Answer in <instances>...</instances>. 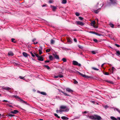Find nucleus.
<instances>
[{
  "mask_svg": "<svg viewBox=\"0 0 120 120\" xmlns=\"http://www.w3.org/2000/svg\"><path fill=\"white\" fill-rule=\"evenodd\" d=\"M61 118L62 119L64 120H68V119L67 117L65 116H62Z\"/></svg>",
  "mask_w": 120,
  "mask_h": 120,
  "instance_id": "nucleus-17",
  "label": "nucleus"
},
{
  "mask_svg": "<svg viewBox=\"0 0 120 120\" xmlns=\"http://www.w3.org/2000/svg\"><path fill=\"white\" fill-rule=\"evenodd\" d=\"M93 41H95V42H97V41H98L97 40V39H93Z\"/></svg>",
  "mask_w": 120,
  "mask_h": 120,
  "instance_id": "nucleus-46",
  "label": "nucleus"
},
{
  "mask_svg": "<svg viewBox=\"0 0 120 120\" xmlns=\"http://www.w3.org/2000/svg\"><path fill=\"white\" fill-rule=\"evenodd\" d=\"M91 52L92 53L94 54H96V53L94 51H92Z\"/></svg>",
  "mask_w": 120,
  "mask_h": 120,
  "instance_id": "nucleus-43",
  "label": "nucleus"
},
{
  "mask_svg": "<svg viewBox=\"0 0 120 120\" xmlns=\"http://www.w3.org/2000/svg\"><path fill=\"white\" fill-rule=\"evenodd\" d=\"M75 15L76 16H78L79 15V14L78 13L76 12L75 13Z\"/></svg>",
  "mask_w": 120,
  "mask_h": 120,
  "instance_id": "nucleus-33",
  "label": "nucleus"
},
{
  "mask_svg": "<svg viewBox=\"0 0 120 120\" xmlns=\"http://www.w3.org/2000/svg\"><path fill=\"white\" fill-rule=\"evenodd\" d=\"M53 1H52L50 0L49 1V2L50 3H52L53 2Z\"/></svg>",
  "mask_w": 120,
  "mask_h": 120,
  "instance_id": "nucleus-55",
  "label": "nucleus"
},
{
  "mask_svg": "<svg viewBox=\"0 0 120 120\" xmlns=\"http://www.w3.org/2000/svg\"><path fill=\"white\" fill-rule=\"evenodd\" d=\"M79 19L81 20H82L83 19V18L81 17H79Z\"/></svg>",
  "mask_w": 120,
  "mask_h": 120,
  "instance_id": "nucleus-40",
  "label": "nucleus"
},
{
  "mask_svg": "<svg viewBox=\"0 0 120 120\" xmlns=\"http://www.w3.org/2000/svg\"><path fill=\"white\" fill-rule=\"evenodd\" d=\"M76 24L78 25H79L81 26H83L84 24V23L80 21H77L76 22Z\"/></svg>",
  "mask_w": 120,
  "mask_h": 120,
  "instance_id": "nucleus-3",
  "label": "nucleus"
},
{
  "mask_svg": "<svg viewBox=\"0 0 120 120\" xmlns=\"http://www.w3.org/2000/svg\"><path fill=\"white\" fill-rule=\"evenodd\" d=\"M116 53L118 54V55H120V52L119 51H117L116 52Z\"/></svg>",
  "mask_w": 120,
  "mask_h": 120,
  "instance_id": "nucleus-34",
  "label": "nucleus"
},
{
  "mask_svg": "<svg viewBox=\"0 0 120 120\" xmlns=\"http://www.w3.org/2000/svg\"><path fill=\"white\" fill-rule=\"evenodd\" d=\"M8 55L9 56H13L14 55L13 53L11 52H10L8 53Z\"/></svg>",
  "mask_w": 120,
  "mask_h": 120,
  "instance_id": "nucleus-15",
  "label": "nucleus"
},
{
  "mask_svg": "<svg viewBox=\"0 0 120 120\" xmlns=\"http://www.w3.org/2000/svg\"><path fill=\"white\" fill-rule=\"evenodd\" d=\"M19 111L17 110H15L13 111H11L10 112V113L13 114H16Z\"/></svg>",
  "mask_w": 120,
  "mask_h": 120,
  "instance_id": "nucleus-8",
  "label": "nucleus"
},
{
  "mask_svg": "<svg viewBox=\"0 0 120 120\" xmlns=\"http://www.w3.org/2000/svg\"><path fill=\"white\" fill-rule=\"evenodd\" d=\"M54 77L55 78H57L59 77L58 75L57 76H54Z\"/></svg>",
  "mask_w": 120,
  "mask_h": 120,
  "instance_id": "nucleus-49",
  "label": "nucleus"
},
{
  "mask_svg": "<svg viewBox=\"0 0 120 120\" xmlns=\"http://www.w3.org/2000/svg\"><path fill=\"white\" fill-rule=\"evenodd\" d=\"M38 51L39 52V54L40 55H41L42 53V51H41V50L40 49H39Z\"/></svg>",
  "mask_w": 120,
  "mask_h": 120,
  "instance_id": "nucleus-31",
  "label": "nucleus"
},
{
  "mask_svg": "<svg viewBox=\"0 0 120 120\" xmlns=\"http://www.w3.org/2000/svg\"><path fill=\"white\" fill-rule=\"evenodd\" d=\"M45 6H46L45 5H42V7H43Z\"/></svg>",
  "mask_w": 120,
  "mask_h": 120,
  "instance_id": "nucleus-60",
  "label": "nucleus"
},
{
  "mask_svg": "<svg viewBox=\"0 0 120 120\" xmlns=\"http://www.w3.org/2000/svg\"><path fill=\"white\" fill-rule=\"evenodd\" d=\"M36 38H34L32 40V41L34 42V41H35L36 40Z\"/></svg>",
  "mask_w": 120,
  "mask_h": 120,
  "instance_id": "nucleus-54",
  "label": "nucleus"
},
{
  "mask_svg": "<svg viewBox=\"0 0 120 120\" xmlns=\"http://www.w3.org/2000/svg\"><path fill=\"white\" fill-rule=\"evenodd\" d=\"M115 45L117 47H120V45H118L117 44H115Z\"/></svg>",
  "mask_w": 120,
  "mask_h": 120,
  "instance_id": "nucleus-47",
  "label": "nucleus"
},
{
  "mask_svg": "<svg viewBox=\"0 0 120 120\" xmlns=\"http://www.w3.org/2000/svg\"><path fill=\"white\" fill-rule=\"evenodd\" d=\"M87 112H86V111H85L84 112H82V113H87Z\"/></svg>",
  "mask_w": 120,
  "mask_h": 120,
  "instance_id": "nucleus-56",
  "label": "nucleus"
},
{
  "mask_svg": "<svg viewBox=\"0 0 120 120\" xmlns=\"http://www.w3.org/2000/svg\"><path fill=\"white\" fill-rule=\"evenodd\" d=\"M105 74L106 75H109V73L108 72H106L105 73Z\"/></svg>",
  "mask_w": 120,
  "mask_h": 120,
  "instance_id": "nucleus-52",
  "label": "nucleus"
},
{
  "mask_svg": "<svg viewBox=\"0 0 120 120\" xmlns=\"http://www.w3.org/2000/svg\"><path fill=\"white\" fill-rule=\"evenodd\" d=\"M92 26L94 28H97V27H96L94 25L93 26Z\"/></svg>",
  "mask_w": 120,
  "mask_h": 120,
  "instance_id": "nucleus-58",
  "label": "nucleus"
},
{
  "mask_svg": "<svg viewBox=\"0 0 120 120\" xmlns=\"http://www.w3.org/2000/svg\"><path fill=\"white\" fill-rule=\"evenodd\" d=\"M30 53L31 54V55L33 57H34L35 56V55L32 53L31 52H30Z\"/></svg>",
  "mask_w": 120,
  "mask_h": 120,
  "instance_id": "nucleus-38",
  "label": "nucleus"
},
{
  "mask_svg": "<svg viewBox=\"0 0 120 120\" xmlns=\"http://www.w3.org/2000/svg\"><path fill=\"white\" fill-rule=\"evenodd\" d=\"M61 92L65 96H69V95L67 94L66 93H65L62 91H61Z\"/></svg>",
  "mask_w": 120,
  "mask_h": 120,
  "instance_id": "nucleus-27",
  "label": "nucleus"
},
{
  "mask_svg": "<svg viewBox=\"0 0 120 120\" xmlns=\"http://www.w3.org/2000/svg\"><path fill=\"white\" fill-rule=\"evenodd\" d=\"M49 58L50 60H52L54 59V58L52 55H49Z\"/></svg>",
  "mask_w": 120,
  "mask_h": 120,
  "instance_id": "nucleus-16",
  "label": "nucleus"
},
{
  "mask_svg": "<svg viewBox=\"0 0 120 120\" xmlns=\"http://www.w3.org/2000/svg\"><path fill=\"white\" fill-rule=\"evenodd\" d=\"M15 97L16 98H19V101H22V103H25V104H26V102L25 101L22 100V99L21 98H19L17 96H15Z\"/></svg>",
  "mask_w": 120,
  "mask_h": 120,
  "instance_id": "nucleus-7",
  "label": "nucleus"
},
{
  "mask_svg": "<svg viewBox=\"0 0 120 120\" xmlns=\"http://www.w3.org/2000/svg\"><path fill=\"white\" fill-rule=\"evenodd\" d=\"M50 49H48L46 50V52H49L50 51Z\"/></svg>",
  "mask_w": 120,
  "mask_h": 120,
  "instance_id": "nucleus-41",
  "label": "nucleus"
},
{
  "mask_svg": "<svg viewBox=\"0 0 120 120\" xmlns=\"http://www.w3.org/2000/svg\"><path fill=\"white\" fill-rule=\"evenodd\" d=\"M45 67L48 69H49L50 68L49 66L48 65H45Z\"/></svg>",
  "mask_w": 120,
  "mask_h": 120,
  "instance_id": "nucleus-44",
  "label": "nucleus"
},
{
  "mask_svg": "<svg viewBox=\"0 0 120 120\" xmlns=\"http://www.w3.org/2000/svg\"><path fill=\"white\" fill-rule=\"evenodd\" d=\"M41 94H42L45 95H46V94L45 93L43 92H41Z\"/></svg>",
  "mask_w": 120,
  "mask_h": 120,
  "instance_id": "nucleus-30",
  "label": "nucleus"
},
{
  "mask_svg": "<svg viewBox=\"0 0 120 120\" xmlns=\"http://www.w3.org/2000/svg\"><path fill=\"white\" fill-rule=\"evenodd\" d=\"M104 63L103 64H102L101 65V67H103V65H104Z\"/></svg>",
  "mask_w": 120,
  "mask_h": 120,
  "instance_id": "nucleus-61",
  "label": "nucleus"
},
{
  "mask_svg": "<svg viewBox=\"0 0 120 120\" xmlns=\"http://www.w3.org/2000/svg\"><path fill=\"white\" fill-rule=\"evenodd\" d=\"M111 119L112 120H117V118H116L115 117L111 116L110 117Z\"/></svg>",
  "mask_w": 120,
  "mask_h": 120,
  "instance_id": "nucleus-12",
  "label": "nucleus"
},
{
  "mask_svg": "<svg viewBox=\"0 0 120 120\" xmlns=\"http://www.w3.org/2000/svg\"><path fill=\"white\" fill-rule=\"evenodd\" d=\"M49 62V60H46L45 61V62Z\"/></svg>",
  "mask_w": 120,
  "mask_h": 120,
  "instance_id": "nucleus-57",
  "label": "nucleus"
},
{
  "mask_svg": "<svg viewBox=\"0 0 120 120\" xmlns=\"http://www.w3.org/2000/svg\"><path fill=\"white\" fill-rule=\"evenodd\" d=\"M89 118L92 119L96 120V115L90 116Z\"/></svg>",
  "mask_w": 120,
  "mask_h": 120,
  "instance_id": "nucleus-10",
  "label": "nucleus"
},
{
  "mask_svg": "<svg viewBox=\"0 0 120 120\" xmlns=\"http://www.w3.org/2000/svg\"><path fill=\"white\" fill-rule=\"evenodd\" d=\"M117 120L118 119L119 120H120V117H117Z\"/></svg>",
  "mask_w": 120,
  "mask_h": 120,
  "instance_id": "nucleus-59",
  "label": "nucleus"
},
{
  "mask_svg": "<svg viewBox=\"0 0 120 120\" xmlns=\"http://www.w3.org/2000/svg\"><path fill=\"white\" fill-rule=\"evenodd\" d=\"M92 68L93 69L95 70H98V69L97 68H96L93 67V68Z\"/></svg>",
  "mask_w": 120,
  "mask_h": 120,
  "instance_id": "nucleus-36",
  "label": "nucleus"
},
{
  "mask_svg": "<svg viewBox=\"0 0 120 120\" xmlns=\"http://www.w3.org/2000/svg\"><path fill=\"white\" fill-rule=\"evenodd\" d=\"M67 41L68 42L70 43H71V41L70 40V39L69 38H68L67 39Z\"/></svg>",
  "mask_w": 120,
  "mask_h": 120,
  "instance_id": "nucleus-29",
  "label": "nucleus"
},
{
  "mask_svg": "<svg viewBox=\"0 0 120 120\" xmlns=\"http://www.w3.org/2000/svg\"><path fill=\"white\" fill-rule=\"evenodd\" d=\"M117 27H120V25H118L117 26Z\"/></svg>",
  "mask_w": 120,
  "mask_h": 120,
  "instance_id": "nucleus-64",
  "label": "nucleus"
},
{
  "mask_svg": "<svg viewBox=\"0 0 120 120\" xmlns=\"http://www.w3.org/2000/svg\"><path fill=\"white\" fill-rule=\"evenodd\" d=\"M55 42V41L53 40H51V44H53Z\"/></svg>",
  "mask_w": 120,
  "mask_h": 120,
  "instance_id": "nucleus-21",
  "label": "nucleus"
},
{
  "mask_svg": "<svg viewBox=\"0 0 120 120\" xmlns=\"http://www.w3.org/2000/svg\"><path fill=\"white\" fill-rule=\"evenodd\" d=\"M101 119V116L98 115H96V120H100Z\"/></svg>",
  "mask_w": 120,
  "mask_h": 120,
  "instance_id": "nucleus-6",
  "label": "nucleus"
},
{
  "mask_svg": "<svg viewBox=\"0 0 120 120\" xmlns=\"http://www.w3.org/2000/svg\"><path fill=\"white\" fill-rule=\"evenodd\" d=\"M58 76L60 78H63L64 77L63 75L62 74H59L58 75Z\"/></svg>",
  "mask_w": 120,
  "mask_h": 120,
  "instance_id": "nucleus-25",
  "label": "nucleus"
},
{
  "mask_svg": "<svg viewBox=\"0 0 120 120\" xmlns=\"http://www.w3.org/2000/svg\"><path fill=\"white\" fill-rule=\"evenodd\" d=\"M3 102H8L7 101L5 100H3Z\"/></svg>",
  "mask_w": 120,
  "mask_h": 120,
  "instance_id": "nucleus-51",
  "label": "nucleus"
},
{
  "mask_svg": "<svg viewBox=\"0 0 120 120\" xmlns=\"http://www.w3.org/2000/svg\"><path fill=\"white\" fill-rule=\"evenodd\" d=\"M78 82L76 80L74 81V83L75 84H77L78 83Z\"/></svg>",
  "mask_w": 120,
  "mask_h": 120,
  "instance_id": "nucleus-50",
  "label": "nucleus"
},
{
  "mask_svg": "<svg viewBox=\"0 0 120 120\" xmlns=\"http://www.w3.org/2000/svg\"><path fill=\"white\" fill-rule=\"evenodd\" d=\"M110 26H111L112 27V28H113L114 27V25L113 24H110Z\"/></svg>",
  "mask_w": 120,
  "mask_h": 120,
  "instance_id": "nucleus-37",
  "label": "nucleus"
},
{
  "mask_svg": "<svg viewBox=\"0 0 120 120\" xmlns=\"http://www.w3.org/2000/svg\"><path fill=\"white\" fill-rule=\"evenodd\" d=\"M66 91L69 92H73V91L69 88H67L66 89Z\"/></svg>",
  "mask_w": 120,
  "mask_h": 120,
  "instance_id": "nucleus-9",
  "label": "nucleus"
},
{
  "mask_svg": "<svg viewBox=\"0 0 120 120\" xmlns=\"http://www.w3.org/2000/svg\"><path fill=\"white\" fill-rule=\"evenodd\" d=\"M54 115L56 117H57L58 118H60V117L58 115L56 114V113H55L54 114Z\"/></svg>",
  "mask_w": 120,
  "mask_h": 120,
  "instance_id": "nucleus-28",
  "label": "nucleus"
},
{
  "mask_svg": "<svg viewBox=\"0 0 120 120\" xmlns=\"http://www.w3.org/2000/svg\"><path fill=\"white\" fill-rule=\"evenodd\" d=\"M7 116L9 117V116H11V117L14 116V115H13V114H8V115H7Z\"/></svg>",
  "mask_w": 120,
  "mask_h": 120,
  "instance_id": "nucleus-23",
  "label": "nucleus"
},
{
  "mask_svg": "<svg viewBox=\"0 0 120 120\" xmlns=\"http://www.w3.org/2000/svg\"><path fill=\"white\" fill-rule=\"evenodd\" d=\"M103 107L105 109H106L109 107V106L107 105L104 106H103Z\"/></svg>",
  "mask_w": 120,
  "mask_h": 120,
  "instance_id": "nucleus-35",
  "label": "nucleus"
},
{
  "mask_svg": "<svg viewBox=\"0 0 120 120\" xmlns=\"http://www.w3.org/2000/svg\"><path fill=\"white\" fill-rule=\"evenodd\" d=\"M89 32L90 33L95 34H96V35H98V36H100V34H98V33H97L96 32H95L94 31H91V32Z\"/></svg>",
  "mask_w": 120,
  "mask_h": 120,
  "instance_id": "nucleus-11",
  "label": "nucleus"
},
{
  "mask_svg": "<svg viewBox=\"0 0 120 120\" xmlns=\"http://www.w3.org/2000/svg\"><path fill=\"white\" fill-rule=\"evenodd\" d=\"M66 0H62V3L63 4H65L66 3Z\"/></svg>",
  "mask_w": 120,
  "mask_h": 120,
  "instance_id": "nucleus-20",
  "label": "nucleus"
},
{
  "mask_svg": "<svg viewBox=\"0 0 120 120\" xmlns=\"http://www.w3.org/2000/svg\"><path fill=\"white\" fill-rule=\"evenodd\" d=\"M35 56H36V57H37L38 58V57L39 56V55L38 54H35Z\"/></svg>",
  "mask_w": 120,
  "mask_h": 120,
  "instance_id": "nucleus-42",
  "label": "nucleus"
},
{
  "mask_svg": "<svg viewBox=\"0 0 120 120\" xmlns=\"http://www.w3.org/2000/svg\"><path fill=\"white\" fill-rule=\"evenodd\" d=\"M62 60L64 62H66V59L65 58H63Z\"/></svg>",
  "mask_w": 120,
  "mask_h": 120,
  "instance_id": "nucleus-32",
  "label": "nucleus"
},
{
  "mask_svg": "<svg viewBox=\"0 0 120 120\" xmlns=\"http://www.w3.org/2000/svg\"><path fill=\"white\" fill-rule=\"evenodd\" d=\"M44 58L42 56H39L38 58V60H39L43 61L44 60Z\"/></svg>",
  "mask_w": 120,
  "mask_h": 120,
  "instance_id": "nucleus-5",
  "label": "nucleus"
},
{
  "mask_svg": "<svg viewBox=\"0 0 120 120\" xmlns=\"http://www.w3.org/2000/svg\"><path fill=\"white\" fill-rule=\"evenodd\" d=\"M79 74L82 76L83 77H84V78H90V77L88 76H87L86 75H83L81 73L79 72H78Z\"/></svg>",
  "mask_w": 120,
  "mask_h": 120,
  "instance_id": "nucleus-4",
  "label": "nucleus"
},
{
  "mask_svg": "<svg viewBox=\"0 0 120 120\" xmlns=\"http://www.w3.org/2000/svg\"><path fill=\"white\" fill-rule=\"evenodd\" d=\"M95 22L94 21H92L91 23V25L92 26H93L95 24Z\"/></svg>",
  "mask_w": 120,
  "mask_h": 120,
  "instance_id": "nucleus-19",
  "label": "nucleus"
},
{
  "mask_svg": "<svg viewBox=\"0 0 120 120\" xmlns=\"http://www.w3.org/2000/svg\"><path fill=\"white\" fill-rule=\"evenodd\" d=\"M19 78L20 79H23L24 80H25V79L24 78V77H22L21 76H19Z\"/></svg>",
  "mask_w": 120,
  "mask_h": 120,
  "instance_id": "nucleus-24",
  "label": "nucleus"
},
{
  "mask_svg": "<svg viewBox=\"0 0 120 120\" xmlns=\"http://www.w3.org/2000/svg\"><path fill=\"white\" fill-rule=\"evenodd\" d=\"M15 40V39L13 38H12L11 39L12 41L13 42H14V43H15V42L14 41Z\"/></svg>",
  "mask_w": 120,
  "mask_h": 120,
  "instance_id": "nucleus-39",
  "label": "nucleus"
},
{
  "mask_svg": "<svg viewBox=\"0 0 120 120\" xmlns=\"http://www.w3.org/2000/svg\"><path fill=\"white\" fill-rule=\"evenodd\" d=\"M69 110V109L67 108V106L65 105H62L60 107L59 111L60 112H68Z\"/></svg>",
  "mask_w": 120,
  "mask_h": 120,
  "instance_id": "nucleus-1",
  "label": "nucleus"
},
{
  "mask_svg": "<svg viewBox=\"0 0 120 120\" xmlns=\"http://www.w3.org/2000/svg\"><path fill=\"white\" fill-rule=\"evenodd\" d=\"M3 89H4L6 90H10L11 88L8 87H4Z\"/></svg>",
  "mask_w": 120,
  "mask_h": 120,
  "instance_id": "nucleus-13",
  "label": "nucleus"
},
{
  "mask_svg": "<svg viewBox=\"0 0 120 120\" xmlns=\"http://www.w3.org/2000/svg\"><path fill=\"white\" fill-rule=\"evenodd\" d=\"M74 41L75 42H76L77 41V40L75 38H74Z\"/></svg>",
  "mask_w": 120,
  "mask_h": 120,
  "instance_id": "nucleus-53",
  "label": "nucleus"
},
{
  "mask_svg": "<svg viewBox=\"0 0 120 120\" xmlns=\"http://www.w3.org/2000/svg\"><path fill=\"white\" fill-rule=\"evenodd\" d=\"M22 54L24 56L26 57H27L28 56V54L25 52H23Z\"/></svg>",
  "mask_w": 120,
  "mask_h": 120,
  "instance_id": "nucleus-14",
  "label": "nucleus"
},
{
  "mask_svg": "<svg viewBox=\"0 0 120 120\" xmlns=\"http://www.w3.org/2000/svg\"><path fill=\"white\" fill-rule=\"evenodd\" d=\"M116 109L117 111L119 112L120 113V111L119 109L117 108Z\"/></svg>",
  "mask_w": 120,
  "mask_h": 120,
  "instance_id": "nucleus-45",
  "label": "nucleus"
},
{
  "mask_svg": "<svg viewBox=\"0 0 120 120\" xmlns=\"http://www.w3.org/2000/svg\"><path fill=\"white\" fill-rule=\"evenodd\" d=\"M54 57L55 58L57 59H59V57L57 55H54Z\"/></svg>",
  "mask_w": 120,
  "mask_h": 120,
  "instance_id": "nucleus-18",
  "label": "nucleus"
},
{
  "mask_svg": "<svg viewBox=\"0 0 120 120\" xmlns=\"http://www.w3.org/2000/svg\"><path fill=\"white\" fill-rule=\"evenodd\" d=\"M92 103H93L94 104L95 103V101H92Z\"/></svg>",
  "mask_w": 120,
  "mask_h": 120,
  "instance_id": "nucleus-63",
  "label": "nucleus"
},
{
  "mask_svg": "<svg viewBox=\"0 0 120 120\" xmlns=\"http://www.w3.org/2000/svg\"><path fill=\"white\" fill-rule=\"evenodd\" d=\"M51 8L53 11H54L56 8V7L54 6H52L51 7Z\"/></svg>",
  "mask_w": 120,
  "mask_h": 120,
  "instance_id": "nucleus-22",
  "label": "nucleus"
},
{
  "mask_svg": "<svg viewBox=\"0 0 120 120\" xmlns=\"http://www.w3.org/2000/svg\"><path fill=\"white\" fill-rule=\"evenodd\" d=\"M78 46L79 48H80L81 49H82L83 48V47L82 46L80 45H79Z\"/></svg>",
  "mask_w": 120,
  "mask_h": 120,
  "instance_id": "nucleus-48",
  "label": "nucleus"
},
{
  "mask_svg": "<svg viewBox=\"0 0 120 120\" xmlns=\"http://www.w3.org/2000/svg\"><path fill=\"white\" fill-rule=\"evenodd\" d=\"M93 11L95 13L97 14L98 12L99 11H98V10H94Z\"/></svg>",
  "mask_w": 120,
  "mask_h": 120,
  "instance_id": "nucleus-26",
  "label": "nucleus"
},
{
  "mask_svg": "<svg viewBox=\"0 0 120 120\" xmlns=\"http://www.w3.org/2000/svg\"><path fill=\"white\" fill-rule=\"evenodd\" d=\"M72 64L75 65H77L79 66H81V64L79 63L77 61H72Z\"/></svg>",
  "mask_w": 120,
  "mask_h": 120,
  "instance_id": "nucleus-2",
  "label": "nucleus"
},
{
  "mask_svg": "<svg viewBox=\"0 0 120 120\" xmlns=\"http://www.w3.org/2000/svg\"><path fill=\"white\" fill-rule=\"evenodd\" d=\"M56 112L57 113H58L59 112V111L58 110H56Z\"/></svg>",
  "mask_w": 120,
  "mask_h": 120,
  "instance_id": "nucleus-62",
  "label": "nucleus"
}]
</instances>
